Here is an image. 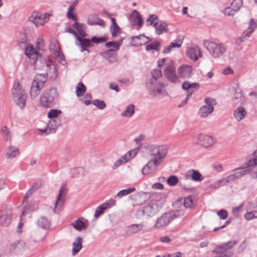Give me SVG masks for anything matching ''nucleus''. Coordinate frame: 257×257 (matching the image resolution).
<instances>
[{
    "instance_id": "f257e3e1",
    "label": "nucleus",
    "mask_w": 257,
    "mask_h": 257,
    "mask_svg": "<svg viewBox=\"0 0 257 257\" xmlns=\"http://www.w3.org/2000/svg\"><path fill=\"white\" fill-rule=\"evenodd\" d=\"M149 159L159 165L163 161L168 153V148L164 145H152L148 147Z\"/></svg>"
},
{
    "instance_id": "f03ea898",
    "label": "nucleus",
    "mask_w": 257,
    "mask_h": 257,
    "mask_svg": "<svg viewBox=\"0 0 257 257\" xmlns=\"http://www.w3.org/2000/svg\"><path fill=\"white\" fill-rule=\"evenodd\" d=\"M147 86L150 94L153 96L161 98L167 95L164 83L158 80H150Z\"/></svg>"
},
{
    "instance_id": "7ed1b4c3",
    "label": "nucleus",
    "mask_w": 257,
    "mask_h": 257,
    "mask_svg": "<svg viewBox=\"0 0 257 257\" xmlns=\"http://www.w3.org/2000/svg\"><path fill=\"white\" fill-rule=\"evenodd\" d=\"M12 94L13 100L21 108L24 107L26 105L27 95L17 80L15 81L12 89Z\"/></svg>"
},
{
    "instance_id": "20e7f679",
    "label": "nucleus",
    "mask_w": 257,
    "mask_h": 257,
    "mask_svg": "<svg viewBox=\"0 0 257 257\" xmlns=\"http://www.w3.org/2000/svg\"><path fill=\"white\" fill-rule=\"evenodd\" d=\"M164 204V200H151L146 206L138 211V214L142 213L147 217H151L156 214Z\"/></svg>"
},
{
    "instance_id": "39448f33",
    "label": "nucleus",
    "mask_w": 257,
    "mask_h": 257,
    "mask_svg": "<svg viewBox=\"0 0 257 257\" xmlns=\"http://www.w3.org/2000/svg\"><path fill=\"white\" fill-rule=\"evenodd\" d=\"M47 78L45 75L37 74L33 80L30 89V96L32 99H36L43 88Z\"/></svg>"
},
{
    "instance_id": "423d86ee",
    "label": "nucleus",
    "mask_w": 257,
    "mask_h": 257,
    "mask_svg": "<svg viewBox=\"0 0 257 257\" xmlns=\"http://www.w3.org/2000/svg\"><path fill=\"white\" fill-rule=\"evenodd\" d=\"M57 93L55 88L45 90L40 98V104L44 107H51L57 99Z\"/></svg>"
},
{
    "instance_id": "0eeeda50",
    "label": "nucleus",
    "mask_w": 257,
    "mask_h": 257,
    "mask_svg": "<svg viewBox=\"0 0 257 257\" xmlns=\"http://www.w3.org/2000/svg\"><path fill=\"white\" fill-rule=\"evenodd\" d=\"M204 47L214 58H219L226 51V49L222 44H217L206 40L203 43Z\"/></svg>"
},
{
    "instance_id": "6e6552de",
    "label": "nucleus",
    "mask_w": 257,
    "mask_h": 257,
    "mask_svg": "<svg viewBox=\"0 0 257 257\" xmlns=\"http://www.w3.org/2000/svg\"><path fill=\"white\" fill-rule=\"evenodd\" d=\"M51 16V14L48 13H41L35 11L32 13L30 20L37 28H38L47 23Z\"/></svg>"
},
{
    "instance_id": "1a4fd4ad",
    "label": "nucleus",
    "mask_w": 257,
    "mask_h": 257,
    "mask_svg": "<svg viewBox=\"0 0 257 257\" xmlns=\"http://www.w3.org/2000/svg\"><path fill=\"white\" fill-rule=\"evenodd\" d=\"M236 243V241H230L221 245H217L213 252L218 254H220L221 257H233V252L229 250Z\"/></svg>"
},
{
    "instance_id": "9d476101",
    "label": "nucleus",
    "mask_w": 257,
    "mask_h": 257,
    "mask_svg": "<svg viewBox=\"0 0 257 257\" xmlns=\"http://www.w3.org/2000/svg\"><path fill=\"white\" fill-rule=\"evenodd\" d=\"M164 73L165 76L170 81L173 83H177L178 81L176 74L175 68L173 62H170L166 64Z\"/></svg>"
},
{
    "instance_id": "9b49d317",
    "label": "nucleus",
    "mask_w": 257,
    "mask_h": 257,
    "mask_svg": "<svg viewBox=\"0 0 257 257\" xmlns=\"http://www.w3.org/2000/svg\"><path fill=\"white\" fill-rule=\"evenodd\" d=\"M197 139V144L205 148L211 146L216 142L215 138L204 134H199Z\"/></svg>"
},
{
    "instance_id": "f8f14e48",
    "label": "nucleus",
    "mask_w": 257,
    "mask_h": 257,
    "mask_svg": "<svg viewBox=\"0 0 257 257\" xmlns=\"http://www.w3.org/2000/svg\"><path fill=\"white\" fill-rule=\"evenodd\" d=\"M173 219L174 217L171 213H164L157 219L154 227L158 229L164 227L167 225Z\"/></svg>"
},
{
    "instance_id": "ddd939ff",
    "label": "nucleus",
    "mask_w": 257,
    "mask_h": 257,
    "mask_svg": "<svg viewBox=\"0 0 257 257\" xmlns=\"http://www.w3.org/2000/svg\"><path fill=\"white\" fill-rule=\"evenodd\" d=\"M186 55L190 60L194 62L202 56L199 48L196 46L188 47L186 50Z\"/></svg>"
},
{
    "instance_id": "4468645a",
    "label": "nucleus",
    "mask_w": 257,
    "mask_h": 257,
    "mask_svg": "<svg viewBox=\"0 0 257 257\" xmlns=\"http://www.w3.org/2000/svg\"><path fill=\"white\" fill-rule=\"evenodd\" d=\"M12 209L10 207L7 208L1 212L0 215V224L3 226H8L12 220Z\"/></svg>"
},
{
    "instance_id": "2eb2a0df",
    "label": "nucleus",
    "mask_w": 257,
    "mask_h": 257,
    "mask_svg": "<svg viewBox=\"0 0 257 257\" xmlns=\"http://www.w3.org/2000/svg\"><path fill=\"white\" fill-rule=\"evenodd\" d=\"M66 195V189L64 186H61L60 189L58 196L57 197L56 202L55 203L54 212H58L60 211L62 207Z\"/></svg>"
},
{
    "instance_id": "dca6fc26",
    "label": "nucleus",
    "mask_w": 257,
    "mask_h": 257,
    "mask_svg": "<svg viewBox=\"0 0 257 257\" xmlns=\"http://www.w3.org/2000/svg\"><path fill=\"white\" fill-rule=\"evenodd\" d=\"M182 88L184 90H187V94L184 103L187 102V100L190 97L193 92L198 89L199 84L197 83H190L189 81H185L182 84Z\"/></svg>"
},
{
    "instance_id": "f3484780",
    "label": "nucleus",
    "mask_w": 257,
    "mask_h": 257,
    "mask_svg": "<svg viewBox=\"0 0 257 257\" xmlns=\"http://www.w3.org/2000/svg\"><path fill=\"white\" fill-rule=\"evenodd\" d=\"M129 21L133 26H137L139 28L142 27L143 20L141 15L136 10H134L129 16Z\"/></svg>"
},
{
    "instance_id": "a211bd4d",
    "label": "nucleus",
    "mask_w": 257,
    "mask_h": 257,
    "mask_svg": "<svg viewBox=\"0 0 257 257\" xmlns=\"http://www.w3.org/2000/svg\"><path fill=\"white\" fill-rule=\"evenodd\" d=\"M61 124V120L59 118H54L50 119L47 123V128L44 130H41L43 133L48 134L52 132H54L56 129Z\"/></svg>"
},
{
    "instance_id": "6ab92c4d",
    "label": "nucleus",
    "mask_w": 257,
    "mask_h": 257,
    "mask_svg": "<svg viewBox=\"0 0 257 257\" xmlns=\"http://www.w3.org/2000/svg\"><path fill=\"white\" fill-rule=\"evenodd\" d=\"M39 51L34 49L32 45H28L25 50L26 55L35 62L36 65H37L39 61Z\"/></svg>"
},
{
    "instance_id": "aec40b11",
    "label": "nucleus",
    "mask_w": 257,
    "mask_h": 257,
    "mask_svg": "<svg viewBox=\"0 0 257 257\" xmlns=\"http://www.w3.org/2000/svg\"><path fill=\"white\" fill-rule=\"evenodd\" d=\"M115 204V201L113 199H110L108 201L105 202L102 205L99 206L96 209L94 213V217L97 218L99 215L102 214L104 211L113 206Z\"/></svg>"
},
{
    "instance_id": "412c9836",
    "label": "nucleus",
    "mask_w": 257,
    "mask_h": 257,
    "mask_svg": "<svg viewBox=\"0 0 257 257\" xmlns=\"http://www.w3.org/2000/svg\"><path fill=\"white\" fill-rule=\"evenodd\" d=\"M185 178L186 179H192L195 181H201L203 179V176L197 171L194 169L188 170L185 174Z\"/></svg>"
},
{
    "instance_id": "4be33fe9",
    "label": "nucleus",
    "mask_w": 257,
    "mask_h": 257,
    "mask_svg": "<svg viewBox=\"0 0 257 257\" xmlns=\"http://www.w3.org/2000/svg\"><path fill=\"white\" fill-rule=\"evenodd\" d=\"M159 165L149 159L148 162L143 167L142 172L143 175H148L156 171Z\"/></svg>"
},
{
    "instance_id": "5701e85b",
    "label": "nucleus",
    "mask_w": 257,
    "mask_h": 257,
    "mask_svg": "<svg viewBox=\"0 0 257 257\" xmlns=\"http://www.w3.org/2000/svg\"><path fill=\"white\" fill-rule=\"evenodd\" d=\"M192 68L190 65H182L178 68V73L180 77L189 78L191 76Z\"/></svg>"
},
{
    "instance_id": "b1692460",
    "label": "nucleus",
    "mask_w": 257,
    "mask_h": 257,
    "mask_svg": "<svg viewBox=\"0 0 257 257\" xmlns=\"http://www.w3.org/2000/svg\"><path fill=\"white\" fill-rule=\"evenodd\" d=\"M182 43V39L178 38L174 42H171L169 45L165 47L163 52L164 53L168 54L170 53L173 49L180 48Z\"/></svg>"
},
{
    "instance_id": "393cba45",
    "label": "nucleus",
    "mask_w": 257,
    "mask_h": 257,
    "mask_svg": "<svg viewBox=\"0 0 257 257\" xmlns=\"http://www.w3.org/2000/svg\"><path fill=\"white\" fill-rule=\"evenodd\" d=\"M256 28L257 21H255L253 19H251L250 21L247 30L244 31L241 36V41H243V39L245 38L249 37Z\"/></svg>"
},
{
    "instance_id": "a878e982",
    "label": "nucleus",
    "mask_w": 257,
    "mask_h": 257,
    "mask_svg": "<svg viewBox=\"0 0 257 257\" xmlns=\"http://www.w3.org/2000/svg\"><path fill=\"white\" fill-rule=\"evenodd\" d=\"M144 227L142 223L134 224L127 227L126 233L128 236L136 234L141 231Z\"/></svg>"
},
{
    "instance_id": "bb28decb",
    "label": "nucleus",
    "mask_w": 257,
    "mask_h": 257,
    "mask_svg": "<svg viewBox=\"0 0 257 257\" xmlns=\"http://www.w3.org/2000/svg\"><path fill=\"white\" fill-rule=\"evenodd\" d=\"M76 39L79 42L78 45L81 48V52L88 50L87 48L90 47L91 46V40L85 39L84 38V37H81L79 36H77Z\"/></svg>"
},
{
    "instance_id": "cd10ccee",
    "label": "nucleus",
    "mask_w": 257,
    "mask_h": 257,
    "mask_svg": "<svg viewBox=\"0 0 257 257\" xmlns=\"http://www.w3.org/2000/svg\"><path fill=\"white\" fill-rule=\"evenodd\" d=\"M87 23L90 25H97L103 27L105 26L104 21L95 15H91L88 17Z\"/></svg>"
},
{
    "instance_id": "c85d7f7f",
    "label": "nucleus",
    "mask_w": 257,
    "mask_h": 257,
    "mask_svg": "<svg viewBox=\"0 0 257 257\" xmlns=\"http://www.w3.org/2000/svg\"><path fill=\"white\" fill-rule=\"evenodd\" d=\"M214 110L213 106L204 105L201 107L199 110V115L201 117H206L211 113Z\"/></svg>"
},
{
    "instance_id": "c756f323",
    "label": "nucleus",
    "mask_w": 257,
    "mask_h": 257,
    "mask_svg": "<svg viewBox=\"0 0 257 257\" xmlns=\"http://www.w3.org/2000/svg\"><path fill=\"white\" fill-rule=\"evenodd\" d=\"M82 238L79 236L77 237L73 242L72 247V254L73 255H76L82 248Z\"/></svg>"
},
{
    "instance_id": "7c9ffc66",
    "label": "nucleus",
    "mask_w": 257,
    "mask_h": 257,
    "mask_svg": "<svg viewBox=\"0 0 257 257\" xmlns=\"http://www.w3.org/2000/svg\"><path fill=\"white\" fill-rule=\"evenodd\" d=\"M71 225L72 226L75 230L79 231L85 228L86 227L85 222L82 220V218H78L73 221L71 223Z\"/></svg>"
},
{
    "instance_id": "2f4dec72",
    "label": "nucleus",
    "mask_w": 257,
    "mask_h": 257,
    "mask_svg": "<svg viewBox=\"0 0 257 257\" xmlns=\"http://www.w3.org/2000/svg\"><path fill=\"white\" fill-rule=\"evenodd\" d=\"M246 114L244 108L242 107H239L234 111L233 115L235 119L239 121L245 117Z\"/></svg>"
},
{
    "instance_id": "473e14b6",
    "label": "nucleus",
    "mask_w": 257,
    "mask_h": 257,
    "mask_svg": "<svg viewBox=\"0 0 257 257\" xmlns=\"http://www.w3.org/2000/svg\"><path fill=\"white\" fill-rule=\"evenodd\" d=\"M37 225L43 229H48L50 227V221L46 217L42 216L38 219Z\"/></svg>"
},
{
    "instance_id": "72a5a7b5",
    "label": "nucleus",
    "mask_w": 257,
    "mask_h": 257,
    "mask_svg": "<svg viewBox=\"0 0 257 257\" xmlns=\"http://www.w3.org/2000/svg\"><path fill=\"white\" fill-rule=\"evenodd\" d=\"M155 27L156 33L159 35L163 34L164 32L167 31V24L163 21L158 22V24H156Z\"/></svg>"
},
{
    "instance_id": "f704fd0d",
    "label": "nucleus",
    "mask_w": 257,
    "mask_h": 257,
    "mask_svg": "<svg viewBox=\"0 0 257 257\" xmlns=\"http://www.w3.org/2000/svg\"><path fill=\"white\" fill-rule=\"evenodd\" d=\"M19 155V150L18 148L14 146L9 147L8 151L6 154L7 159H12L15 158Z\"/></svg>"
},
{
    "instance_id": "c9c22d12",
    "label": "nucleus",
    "mask_w": 257,
    "mask_h": 257,
    "mask_svg": "<svg viewBox=\"0 0 257 257\" xmlns=\"http://www.w3.org/2000/svg\"><path fill=\"white\" fill-rule=\"evenodd\" d=\"M135 112V106L131 104L127 106L125 110L121 113L120 115L123 117H131L134 114Z\"/></svg>"
},
{
    "instance_id": "e433bc0d",
    "label": "nucleus",
    "mask_w": 257,
    "mask_h": 257,
    "mask_svg": "<svg viewBox=\"0 0 257 257\" xmlns=\"http://www.w3.org/2000/svg\"><path fill=\"white\" fill-rule=\"evenodd\" d=\"M41 186V184L39 183H35L31 188L26 192L24 197L23 202L26 201L28 198L37 190H38Z\"/></svg>"
},
{
    "instance_id": "4c0bfd02",
    "label": "nucleus",
    "mask_w": 257,
    "mask_h": 257,
    "mask_svg": "<svg viewBox=\"0 0 257 257\" xmlns=\"http://www.w3.org/2000/svg\"><path fill=\"white\" fill-rule=\"evenodd\" d=\"M26 247V243L23 240H18L14 242L10 246V250H14L16 249H23Z\"/></svg>"
},
{
    "instance_id": "58836bf2",
    "label": "nucleus",
    "mask_w": 257,
    "mask_h": 257,
    "mask_svg": "<svg viewBox=\"0 0 257 257\" xmlns=\"http://www.w3.org/2000/svg\"><path fill=\"white\" fill-rule=\"evenodd\" d=\"M160 45V42L156 41L152 43L147 45L146 46V50L148 51H152L153 53L155 51H158L159 50Z\"/></svg>"
},
{
    "instance_id": "ea45409f",
    "label": "nucleus",
    "mask_w": 257,
    "mask_h": 257,
    "mask_svg": "<svg viewBox=\"0 0 257 257\" xmlns=\"http://www.w3.org/2000/svg\"><path fill=\"white\" fill-rule=\"evenodd\" d=\"M72 27L74 29L76 30L78 34L80 35V37H84L85 36L86 34L84 30V25L80 24L77 22H75V23L73 25Z\"/></svg>"
},
{
    "instance_id": "a19ab883",
    "label": "nucleus",
    "mask_w": 257,
    "mask_h": 257,
    "mask_svg": "<svg viewBox=\"0 0 257 257\" xmlns=\"http://www.w3.org/2000/svg\"><path fill=\"white\" fill-rule=\"evenodd\" d=\"M236 170L237 171L233 174L235 179L240 178L245 174L249 173L250 171L249 169L245 168H239Z\"/></svg>"
},
{
    "instance_id": "79ce46f5",
    "label": "nucleus",
    "mask_w": 257,
    "mask_h": 257,
    "mask_svg": "<svg viewBox=\"0 0 257 257\" xmlns=\"http://www.w3.org/2000/svg\"><path fill=\"white\" fill-rule=\"evenodd\" d=\"M75 9V5L71 4L68 9L66 17L68 19H72V20L76 21L77 20L76 16L73 11Z\"/></svg>"
},
{
    "instance_id": "37998d69",
    "label": "nucleus",
    "mask_w": 257,
    "mask_h": 257,
    "mask_svg": "<svg viewBox=\"0 0 257 257\" xmlns=\"http://www.w3.org/2000/svg\"><path fill=\"white\" fill-rule=\"evenodd\" d=\"M136 188L135 187H130L125 189L122 190L117 193L116 197L120 198L123 196H126L134 192Z\"/></svg>"
},
{
    "instance_id": "c03bdc74",
    "label": "nucleus",
    "mask_w": 257,
    "mask_h": 257,
    "mask_svg": "<svg viewBox=\"0 0 257 257\" xmlns=\"http://www.w3.org/2000/svg\"><path fill=\"white\" fill-rule=\"evenodd\" d=\"M86 91V87L82 83L79 82L76 88V93L78 97H81L83 95Z\"/></svg>"
},
{
    "instance_id": "a18cd8bd",
    "label": "nucleus",
    "mask_w": 257,
    "mask_h": 257,
    "mask_svg": "<svg viewBox=\"0 0 257 257\" xmlns=\"http://www.w3.org/2000/svg\"><path fill=\"white\" fill-rule=\"evenodd\" d=\"M147 25L148 26H155L158 24V17L156 15H151L146 20Z\"/></svg>"
},
{
    "instance_id": "49530a36",
    "label": "nucleus",
    "mask_w": 257,
    "mask_h": 257,
    "mask_svg": "<svg viewBox=\"0 0 257 257\" xmlns=\"http://www.w3.org/2000/svg\"><path fill=\"white\" fill-rule=\"evenodd\" d=\"M127 156H123L120 157L119 159L117 160L114 163L112 169L113 170L116 169L117 167L122 165L124 163H126L128 161Z\"/></svg>"
},
{
    "instance_id": "de8ad7c7",
    "label": "nucleus",
    "mask_w": 257,
    "mask_h": 257,
    "mask_svg": "<svg viewBox=\"0 0 257 257\" xmlns=\"http://www.w3.org/2000/svg\"><path fill=\"white\" fill-rule=\"evenodd\" d=\"M121 42H109L105 43V45L107 48L112 47V51H116L119 49Z\"/></svg>"
},
{
    "instance_id": "09e8293b",
    "label": "nucleus",
    "mask_w": 257,
    "mask_h": 257,
    "mask_svg": "<svg viewBox=\"0 0 257 257\" xmlns=\"http://www.w3.org/2000/svg\"><path fill=\"white\" fill-rule=\"evenodd\" d=\"M184 205L186 208H190L194 206V199L192 197H187L184 199Z\"/></svg>"
},
{
    "instance_id": "8fccbe9b",
    "label": "nucleus",
    "mask_w": 257,
    "mask_h": 257,
    "mask_svg": "<svg viewBox=\"0 0 257 257\" xmlns=\"http://www.w3.org/2000/svg\"><path fill=\"white\" fill-rule=\"evenodd\" d=\"M231 7L237 12L240 10L242 6V0H233L231 3Z\"/></svg>"
},
{
    "instance_id": "3c124183",
    "label": "nucleus",
    "mask_w": 257,
    "mask_h": 257,
    "mask_svg": "<svg viewBox=\"0 0 257 257\" xmlns=\"http://www.w3.org/2000/svg\"><path fill=\"white\" fill-rule=\"evenodd\" d=\"M61 113V111L58 109H51L48 113V117L50 119H52L54 118H58V115Z\"/></svg>"
},
{
    "instance_id": "603ef678",
    "label": "nucleus",
    "mask_w": 257,
    "mask_h": 257,
    "mask_svg": "<svg viewBox=\"0 0 257 257\" xmlns=\"http://www.w3.org/2000/svg\"><path fill=\"white\" fill-rule=\"evenodd\" d=\"M92 104H93L100 109H102L106 106L105 102L103 100H100L99 99H95L92 101Z\"/></svg>"
},
{
    "instance_id": "864d4df0",
    "label": "nucleus",
    "mask_w": 257,
    "mask_h": 257,
    "mask_svg": "<svg viewBox=\"0 0 257 257\" xmlns=\"http://www.w3.org/2000/svg\"><path fill=\"white\" fill-rule=\"evenodd\" d=\"M134 41H136V40H140V42L138 43L139 45H142L143 44H145L147 43L148 42H149V38L147 37H145L144 35H140L139 36L135 37L134 38Z\"/></svg>"
},
{
    "instance_id": "5fc2aeb1",
    "label": "nucleus",
    "mask_w": 257,
    "mask_h": 257,
    "mask_svg": "<svg viewBox=\"0 0 257 257\" xmlns=\"http://www.w3.org/2000/svg\"><path fill=\"white\" fill-rule=\"evenodd\" d=\"M50 49L58 54L60 49L58 42L55 40L51 42L50 43Z\"/></svg>"
},
{
    "instance_id": "6e6d98bb",
    "label": "nucleus",
    "mask_w": 257,
    "mask_h": 257,
    "mask_svg": "<svg viewBox=\"0 0 257 257\" xmlns=\"http://www.w3.org/2000/svg\"><path fill=\"white\" fill-rule=\"evenodd\" d=\"M152 79L150 80H157L158 78L162 75V71L160 69H155L151 72Z\"/></svg>"
},
{
    "instance_id": "4d7b16f0",
    "label": "nucleus",
    "mask_w": 257,
    "mask_h": 257,
    "mask_svg": "<svg viewBox=\"0 0 257 257\" xmlns=\"http://www.w3.org/2000/svg\"><path fill=\"white\" fill-rule=\"evenodd\" d=\"M222 12L227 16H233L236 11L232 7H227L222 11Z\"/></svg>"
},
{
    "instance_id": "13d9d810",
    "label": "nucleus",
    "mask_w": 257,
    "mask_h": 257,
    "mask_svg": "<svg viewBox=\"0 0 257 257\" xmlns=\"http://www.w3.org/2000/svg\"><path fill=\"white\" fill-rule=\"evenodd\" d=\"M110 32L112 37L117 36L118 34L120 33V29L118 26L116 25L111 26L110 28Z\"/></svg>"
},
{
    "instance_id": "bf43d9fd",
    "label": "nucleus",
    "mask_w": 257,
    "mask_h": 257,
    "mask_svg": "<svg viewBox=\"0 0 257 257\" xmlns=\"http://www.w3.org/2000/svg\"><path fill=\"white\" fill-rule=\"evenodd\" d=\"M167 183L170 186H174L178 182V178L176 176H171L167 179Z\"/></svg>"
},
{
    "instance_id": "052dcab7",
    "label": "nucleus",
    "mask_w": 257,
    "mask_h": 257,
    "mask_svg": "<svg viewBox=\"0 0 257 257\" xmlns=\"http://www.w3.org/2000/svg\"><path fill=\"white\" fill-rule=\"evenodd\" d=\"M244 217L247 220H250L252 219L257 218V211L246 213L244 215Z\"/></svg>"
},
{
    "instance_id": "680f3d73",
    "label": "nucleus",
    "mask_w": 257,
    "mask_h": 257,
    "mask_svg": "<svg viewBox=\"0 0 257 257\" xmlns=\"http://www.w3.org/2000/svg\"><path fill=\"white\" fill-rule=\"evenodd\" d=\"M217 215L221 219L224 220L227 217L228 213L227 211L224 209H221L217 212Z\"/></svg>"
},
{
    "instance_id": "e2e57ef3",
    "label": "nucleus",
    "mask_w": 257,
    "mask_h": 257,
    "mask_svg": "<svg viewBox=\"0 0 257 257\" xmlns=\"http://www.w3.org/2000/svg\"><path fill=\"white\" fill-rule=\"evenodd\" d=\"M257 165V159L254 156L253 159L250 160L247 163V167L246 169H252L251 168Z\"/></svg>"
},
{
    "instance_id": "0e129e2a",
    "label": "nucleus",
    "mask_w": 257,
    "mask_h": 257,
    "mask_svg": "<svg viewBox=\"0 0 257 257\" xmlns=\"http://www.w3.org/2000/svg\"><path fill=\"white\" fill-rule=\"evenodd\" d=\"M243 204L242 203L238 206L235 207L232 209V213L235 216H238L239 212L242 210Z\"/></svg>"
},
{
    "instance_id": "69168bd1",
    "label": "nucleus",
    "mask_w": 257,
    "mask_h": 257,
    "mask_svg": "<svg viewBox=\"0 0 257 257\" xmlns=\"http://www.w3.org/2000/svg\"><path fill=\"white\" fill-rule=\"evenodd\" d=\"M107 39L104 37L102 38H97L95 37H93L91 38V41L92 43L99 44L101 42H104L106 41Z\"/></svg>"
},
{
    "instance_id": "338daca9",
    "label": "nucleus",
    "mask_w": 257,
    "mask_h": 257,
    "mask_svg": "<svg viewBox=\"0 0 257 257\" xmlns=\"http://www.w3.org/2000/svg\"><path fill=\"white\" fill-rule=\"evenodd\" d=\"M235 179L234 176L233 174L230 175L227 177L222 179L223 184L226 185L227 183H228L230 182L234 181Z\"/></svg>"
},
{
    "instance_id": "774afa93",
    "label": "nucleus",
    "mask_w": 257,
    "mask_h": 257,
    "mask_svg": "<svg viewBox=\"0 0 257 257\" xmlns=\"http://www.w3.org/2000/svg\"><path fill=\"white\" fill-rule=\"evenodd\" d=\"M224 185L223 181L221 180L215 182L210 185V188L212 189H217L220 186Z\"/></svg>"
}]
</instances>
